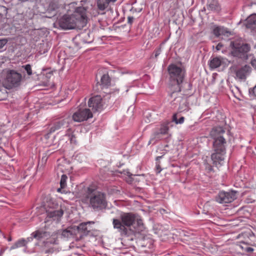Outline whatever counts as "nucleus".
Segmentation results:
<instances>
[{
	"mask_svg": "<svg viewBox=\"0 0 256 256\" xmlns=\"http://www.w3.org/2000/svg\"><path fill=\"white\" fill-rule=\"evenodd\" d=\"M112 224L122 236L140 234L145 229L142 220L131 212L122 214L120 219L113 218Z\"/></svg>",
	"mask_w": 256,
	"mask_h": 256,
	"instance_id": "nucleus-1",
	"label": "nucleus"
},
{
	"mask_svg": "<svg viewBox=\"0 0 256 256\" xmlns=\"http://www.w3.org/2000/svg\"><path fill=\"white\" fill-rule=\"evenodd\" d=\"M86 9L77 7L72 14H66L58 20L60 27L63 30L80 29L87 23Z\"/></svg>",
	"mask_w": 256,
	"mask_h": 256,
	"instance_id": "nucleus-2",
	"label": "nucleus"
},
{
	"mask_svg": "<svg viewBox=\"0 0 256 256\" xmlns=\"http://www.w3.org/2000/svg\"><path fill=\"white\" fill-rule=\"evenodd\" d=\"M82 202L95 212L104 209L108 206L106 194L90 187L88 188L86 196L82 199Z\"/></svg>",
	"mask_w": 256,
	"mask_h": 256,
	"instance_id": "nucleus-3",
	"label": "nucleus"
},
{
	"mask_svg": "<svg viewBox=\"0 0 256 256\" xmlns=\"http://www.w3.org/2000/svg\"><path fill=\"white\" fill-rule=\"evenodd\" d=\"M168 70L170 80L174 82V86L179 92L180 91V85L184 76V70L180 66L171 64L168 66Z\"/></svg>",
	"mask_w": 256,
	"mask_h": 256,
	"instance_id": "nucleus-4",
	"label": "nucleus"
},
{
	"mask_svg": "<svg viewBox=\"0 0 256 256\" xmlns=\"http://www.w3.org/2000/svg\"><path fill=\"white\" fill-rule=\"evenodd\" d=\"M46 221L50 220L59 221L64 214V210L56 202H50L46 208Z\"/></svg>",
	"mask_w": 256,
	"mask_h": 256,
	"instance_id": "nucleus-5",
	"label": "nucleus"
},
{
	"mask_svg": "<svg viewBox=\"0 0 256 256\" xmlns=\"http://www.w3.org/2000/svg\"><path fill=\"white\" fill-rule=\"evenodd\" d=\"M22 79L20 74L14 70H10L6 75V82L9 88L18 86Z\"/></svg>",
	"mask_w": 256,
	"mask_h": 256,
	"instance_id": "nucleus-6",
	"label": "nucleus"
},
{
	"mask_svg": "<svg viewBox=\"0 0 256 256\" xmlns=\"http://www.w3.org/2000/svg\"><path fill=\"white\" fill-rule=\"evenodd\" d=\"M236 198V192L220 191L216 196V201L222 204L230 203Z\"/></svg>",
	"mask_w": 256,
	"mask_h": 256,
	"instance_id": "nucleus-7",
	"label": "nucleus"
},
{
	"mask_svg": "<svg viewBox=\"0 0 256 256\" xmlns=\"http://www.w3.org/2000/svg\"><path fill=\"white\" fill-rule=\"evenodd\" d=\"M92 117V112L88 108H79L72 115V120L76 122L86 120Z\"/></svg>",
	"mask_w": 256,
	"mask_h": 256,
	"instance_id": "nucleus-8",
	"label": "nucleus"
},
{
	"mask_svg": "<svg viewBox=\"0 0 256 256\" xmlns=\"http://www.w3.org/2000/svg\"><path fill=\"white\" fill-rule=\"evenodd\" d=\"M88 106L94 112L101 110L103 108L101 96H96L90 98L88 102Z\"/></svg>",
	"mask_w": 256,
	"mask_h": 256,
	"instance_id": "nucleus-9",
	"label": "nucleus"
},
{
	"mask_svg": "<svg viewBox=\"0 0 256 256\" xmlns=\"http://www.w3.org/2000/svg\"><path fill=\"white\" fill-rule=\"evenodd\" d=\"M251 72V68L249 66L245 65L244 66L236 70L235 78L238 80H245Z\"/></svg>",
	"mask_w": 256,
	"mask_h": 256,
	"instance_id": "nucleus-10",
	"label": "nucleus"
},
{
	"mask_svg": "<svg viewBox=\"0 0 256 256\" xmlns=\"http://www.w3.org/2000/svg\"><path fill=\"white\" fill-rule=\"evenodd\" d=\"M68 126V120L67 118H60L55 121L50 128V132H54L56 130H58L62 128L67 127Z\"/></svg>",
	"mask_w": 256,
	"mask_h": 256,
	"instance_id": "nucleus-11",
	"label": "nucleus"
},
{
	"mask_svg": "<svg viewBox=\"0 0 256 256\" xmlns=\"http://www.w3.org/2000/svg\"><path fill=\"white\" fill-rule=\"evenodd\" d=\"M245 24L247 28L256 32V14L250 15L246 18Z\"/></svg>",
	"mask_w": 256,
	"mask_h": 256,
	"instance_id": "nucleus-12",
	"label": "nucleus"
},
{
	"mask_svg": "<svg viewBox=\"0 0 256 256\" xmlns=\"http://www.w3.org/2000/svg\"><path fill=\"white\" fill-rule=\"evenodd\" d=\"M226 152H214L211 156V158L213 162L216 165L217 164H222L225 158Z\"/></svg>",
	"mask_w": 256,
	"mask_h": 256,
	"instance_id": "nucleus-13",
	"label": "nucleus"
},
{
	"mask_svg": "<svg viewBox=\"0 0 256 256\" xmlns=\"http://www.w3.org/2000/svg\"><path fill=\"white\" fill-rule=\"evenodd\" d=\"M226 142L224 138L214 140L213 143L214 152H226L225 144Z\"/></svg>",
	"mask_w": 256,
	"mask_h": 256,
	"instance_id": "nucleus-14",
	"label": "nucleus"
},
{
	"mask_svg": "<svg viewBox=\"0 0 256 256\" xmlns=\"http://www.w3.org/2000/svg\"><path fill=\"white\" fill-rule=\"evenodd\" d=\"M231 46L234 48L236 52L246 53L249 51L250 47L247 44H238L236 42L231 43Z\"/></svg>",
	"mask_w": 256,
	"mask_h": 256,
	"instance_id": "nucleus-15",
	"label": "nucleus"
},
{
	"mask_svg": "<svg viewBox=\"0 0 256 256\" xmlns=\"http://www.w3.org/2000/svg\"><path fill=\"white\" fill-rule=\"evenodd\" d=\"M225 132L224 130L221 126H216L210 132V136L214 139H220L224 138L223 134Z\"/></svg>",
	"mask_w": 256,
	"mask_h": 256,
	"instance_id": "nucleus-16",
	"label": "nucleus"
},
{
	"mask_svg": "<svg viewBox=\"0 0 256 256\" xmlns=\"http://www.w3.org/2000/svg\"><path fill=\"white\" fill-rule=\"evenodd\" d=\"M174 100L176 101V102H179L180 106L178 110L180 112H182L188 110V105L184 98H183L180 96H179L176 97L174 99Z\"/></svg>",
	"mask_w": 256,
	"mask_h": 256,
	"instance_id": "nucleus-17",
	"label": "nucleus"
},
{
	"mask_svg": "<svg viewBox=\"0 0 256 256\" xmlns=\"http://www.w3.org/2000/svg\"><path fill=\"white\" fill-rule=\"evenodd\" d=\"M224 58L222 57H216L211 59L209 62V66L211 69H215L224 63Z\"/></svg>",
	"mask_w": 256,
	"mask_h": 256,
	"instance_id": "nucleus-18",
	"label": "nucleus"
},
{
	"mask_svg": "<svg viewBox=\"0 0 256 256\" xmlns=\"http://www.w3.org/2000/svg\"><path fill=\"white\" fill-rule=\"evenodd\" d=\"M94 224L93 222H87L82 223L78 226V229L79 232H81L84 235H86L92 230V228L88 224Z\"/></svg>",
	"mask_w": 256,
	"mask_h": 256,
	"instance_id": "nucleus-19",
	"label": "nucleus"
},
{
	"mask_svg": "<svg viewBox=\"0 0 256 256\" xmlns=\"http://www.w3.org/2000/svg\"><path fill=\"white\" fill-rule=\"evenodd\" d=\"M116 0H98L97 6L98 8L100 10H106L110 2H114Z\"/></svg>",
	"mask_w": 256,
	"mask_h": 256,
	"instance_id": "nucleus-20",
	"label": "nucleus"
},
{
	"mask_svg": "<svg viewBox=\"0 0 256 256\" xmlns=\"http://www.w3.org/2000/svg\"><path fill=\"white\" fill-rule=\"evenodd\" d=\"M213 34L216 36L218 37L221 35H226V34H228L229 32L227 29L222 26H214L212 29Z\"/></svg>",
	"mask_w": 256,
	"mask_h": 256,
	"instance_id": "nucleus-21",
	"label": "nucleus"
},
{
	"mask_svg": "<svg viewBox=\"0 0 256 256\" xmlns=\"http://www.w3.org/2000/svg\"><path fill=\"white\" fill-rule=\"evenodd\" d=\"M208 8L211 10L218 12L220 10V7L216 0H208Z\"/></svg>",
	"mask_w": 256,
	"mask_h": 256,
	"instance_id": "nucleus-22",
	"label": "nucleus"
},
{
	"mask_svg": "<svg viewBox=\"0 0 256 256\" xmlns=\"http://www.w3.org/2000/svg\"><path fill=\"white\" fill-rule=\"evenodd\" d=\"M162 138V135H160V133L156 132L152 135L150 138L148 142V144H154Z\"/></svg>",
	"mask_w": 256,
	"mask_h": 256,
	"instance_id": "nucleus-23",
	"label": "nucleus"
},
{
	"mask_svg": "<svg viewBox=\"0 0 256 256\" xmlns=\"http://www.w3.org/2000/svg\"><path fill=\"white\" fill-rule=\"evenodd\" d=\"M46 235V232L42 230H36L32 234L33 237L38 240H40Z\"/></svg>",
	"mask_w": 256,
	"mask_h": 256,
	"instance_id": "nucleus-24",
	"label": "nucleus"
},
{
	"mask_svg": "<svg viewBox=\"0 0 256 256\" xmlns=\"http://www.w3.org/2000/svg\"><path fill=\"white\" fill-rule=\"evenodd\" d=\"M101 83L104 86H108L110 84V78L108 74H104L102 76Z\"/></svg>",
	"mask_w": 256,
	"mask_h": 256,
	"instance_id": "nucleus-25",
	"label": "nucleus"
},
{
	"mask_svg": "<svg viewBox=\"0 0 256 256\" xmlns=\"http://www.w3.org/2000/svg\"><path fill=\"white\" fill-rule=\"evenodd\" d=\"M72 236V230H64L62 232V236L65 238H70Z\"/></svg>",
	"mask_w": 256,
	"mask_h": 256,
	"instance_id": "nucleus-26",
	"label": "nucleus"
},
{
	"mask_svg": "<svg viewBox=\"0 0 256 256\" xmlns=\"http://www.w3.org/2000/svg\"><path fill=\"white\" fill-rule=\"evenodd\" d=\"M172 120L176 124H182L184 123V116H182L180 118L179 120L177 119V115L176 114H174L172 116Z\"/></svg>",
	"mask_w": 256,
	"mask_h": 256,
	"instance_id": "nucleus-27",
	"label": "nucleus"
},
{
	"mask_svg": "<svg viewBox=\"0 0 256 256\" xmlns=\"http://www.w3.org/2000/svg\"><path fill=\"white\" fill-rule=\"evenodd\" d=\"M68 179V177L66 174H62L60 182V185L62 188H64L66 186V180Z\"/></svg>",
	"mask_w": 256,
	"mask_h": 256,
	"instance_id": "nucleus-28",
	"label": "nucleus"
},
{
	"mask_svg": "<svg viewBox=\"0 0 256 256\" xmlns=\"http://www.w3.org/2000/svg\"><path fill=\"white\" fill-rule=\"evenodd\" d=\"M168 128L166 125H162L160 128V131L158 132L160 135L165 134L168 133Z\"/></svg>",
	"mask_w": 256,
	"mask_h": 256,
	"instance_id": "nucleus-29",
	"label": "nucleus"
},
{
	"mask_svg": "<svg viewBox=\"0 0 256 256\" xmlns=\"http://www.w3.org/2000/svg\"><path fill=\"white\" fill-rule=\"evenodd\" d=\"M26 244L27 242L25 240L22 239L17 242L16 243V247H22L26 246Z\"/></svg>",
	"mask_w": 256,
	"mask_h": 256,
	"instance_id": "nucleus-30",
	"label": "nucleus"
},
{
	"mask_svg": "<svg viewBox=\"0 0 256 256\" xmlns=\"http://www.w3.org/2000/svg\"><path fill=\"white\" fill-rule=\"evenodd\" d=\"M24 70H26L28 75L30 76L32 74V70L30 64H28L23 66Z\"/></svg>",
	"mask_w": 256,
	"mask_h": 256,
	"instance_id": "nucleus-31",
	"label": "nucleus"
},
{
	"mask_svg": "<svg viewBox=\"0 0 256 256\" xmlns=\"http://www.w3.org/2000/svg\"><path fill=\"white\" fill-rule=\"evenodd\" d=\"M6 43L7 40L6 39L0 40V50L3 48Z\"/></svg>",
	"mask_w": 256,
	"mask_h": 256,
	"instance_id": "nucleus-32",
	"label": "nucleus"
},
{
	"mask_svg": "<svg viewBox=\"0 0 256 256\" xmlns=\"http://www.w3.org/2000/svg\"><path fill=\"white\" fill-rule=\"evenodd\" d=\"M161 52V49L160 48L157 49L155 52H154V56H155V58H156L160 54Z\"/></svg>",
	"mask_w": 256,
	"mask_h": 256,
	"instance_id": "nucleus-33",
	"label": "nucleus"
},
{
	"mask_svg": "<svg viewBox=\"0 0 256 256\" xmlns=\"http://www.w3.org/2000/svg\"><path fill=\"white\" fill-rule=\"evenodd\" d=\"M250 94H252L254 96L256 97V86L253 88L252 90H250Z\"/></svg>",
	"mask_w": 256,
	"mask_h": 256,
	"instance_id": "nucleus-34",
	"label": "nucleus"
},
{
	"mask_svg": "<svg viewBox=\"0 0 256 256\" xmlns=\"http://www.w3.org/2000/svg\"><path fill=\"white\" fill-rule=\"evenodd\" d=\"M254 250V248L251 247H246L244 249V250L248 252H252Z\"/></svg>",
	"mask_w": 256,
	"mask_h": 256,
	"instance_id": "nucleus-35",
	"label": "nucleus"
},
{
	"mask_svg": "<svg viewBox=\"0 0 256 256\" xmlns=\"http://www.w3.org/2000/svg\"><path fill=\"white\" fill-rule=\"evenodd\" d=\"M223 46V45L221 43H218L216 47V50H221Z\"/></svg>",
	"mask_w": 256,
	"mask_h": 256,
	"instance_id": "nucleus-36",
	"label": "nucleus"
},
{
	"mask_svg": "<svg viewBox=\"0 0 256 256\" xmlns=\"http://www.w3.org/2000/svg\"><path fill=\"white\" fill-rule=\"evenodd\" d=\"M251 64L254 68L256 69V59H254V60H252Z\"/></svg>",
	"mask_w": 256,
	"mask_h": 256,
	"instance_id": "nucleus-37",
	"label": "nucleus"
},
{
	"mask_svg": "<svg viewBox=\"0 0 256 256\" xmlns=\"http://www.w3.org/2000/svg\"><path fill=\"white\" fill-rule=\"evenodd\" d=\"M134 18L132 17H128V22L129 23L131 24L133 22Z\"/></svg>",
	"mask_w": 256,
	"mask_h": 256,
	"instance_id": "nucleus-38",
	"label": "nucleus"
},
{
	"mask_svg": "<svg viewBox=\"0 0 256 256\" xmlns=\"http://www.w3.org/2000/svg\"><path fill=\"white\" fill-rule=\"evenodd\" d=\"M176 92H173L172 94H171V96L172 97H174L176 96Z\"/></svg>",
	"mask_w": 256,
	"mask_h": 256,
	"instance_id": "nucleus-39",
	"label": "nucleus"
},
{
	"mask_svg": "<svg viewBox=\"0 0 256 256\" xmlns=\"http://www.w3.org/2000/svg\"><path fill=\"white\" fill-rule=\"evenodd\" d=\"M4 250L1 249L0 250V256H2L3 254L4 253Z\"/></svg>",
	"mask_w": 256,
	"mask_h": 256,
	"instance_id": "nucleus-40",
	"label": "nucleus"
},
{
	"mask_svg": "<svg viewBox=\"0 0 256 256\" xmlns=\"http://www.w3.org/2000/svg\"><path fill=\"white\" fill-rule=\"evenodd\" d=\"M162 156H158V157H156V160H158L159 159H160V158H162Z\"/></svg>",
	"mask_w": 256,
	"mask_h": 256,
	"instance_id": "nucleus-41",
	"label": "nucleus"
},
{
	"mask_svg": "<svg viewBox=\"0 0 256 256\" xmlns=\"http://www.w3.org/2000/svg\"><path fill=\"white\" fill-rule=\"evenodd\" d=\"M61 189H62L61 188L58 189V192H61Z\"/></svg>",
	"mask_w": 256,
	"mask_h": 256,
	"instance_id": "nucleus-42",
	"label": "nucleus"
},
{
	"mask_svg": "<svg viewBox=\"0 0 256 256\" xmlns=\"http://www.w3.org/2000/svg\"><path fill=\"white\" fill-rule=\"evenodd\" d=\"M161 171V170H158V172H160Z\"/></svg>",
	"mask_w": 256,
	"mask_h": 256,
	"instance_id": "nucleus-43",
	"label": "nucleus"
}]
</instances>
